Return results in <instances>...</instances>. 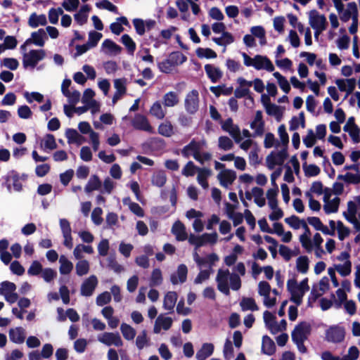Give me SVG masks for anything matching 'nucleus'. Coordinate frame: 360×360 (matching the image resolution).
Here are the masks:
<instances>
[{"instance_id": "0e129e2a", "label": "nucleus", "mask_w": 360, "mask_h": 360, "mask_svg": "<svg viewBox=\"0 0 360 360\" xmlns=\"http://www.w3.org/2000/svg\"><path fill=\"white\" fill-rule=\"evenodd\" d=\"M127 79L126 78L116 79L114 80V86L116 92L124 95L127 92Z\"/></svg>"}, {"instance_id": "f704fd0d", "label": "nucleus", "mask_w": 360, "mask_h": 360, "mask_svg": "<svg viewBox=\"0 0 360 360\" xmlns=\"http://www.w3.org/2000/svg\"><path fill=\"white\" fill-rule=\"evenodd\" d=\"M262 351L269 356L274 354L276 352L275 343L268 335H264L262 338Z\"/></svg>"}, {"instance_id": "473e14b6", "label": "nucleus", "mask_w": 360, "mask_h": 360, "mask_svg": "<svg viewBox=\"0 0 360 360\" xmlns=\"http://www.w3.org/2000/svg\"><path fill=\"white\" fill-rule=\"evenodd\" d=\"M162 103L165 107L172 108L179 103V96L175 91H169L162 97Z\"/></svg>"}, {"instance_id": "4be33fe9", "label": "nucleus", "mask_w": 360, "mask_h": 360, "mask_svg": "<svg viewBox=\"0 0 360 360\" xmlns=\"http://www.w3.org/2000/svg\"><path fill=\"white\" fill-rule=\"evenodd\" d=\"M255 65L254 68L257 70H265L268 72H273L274 66L271 61L265 56L256 55L254 57Z\"/></svg>"}, {"instance_id": "5fc2aeb1", "label": "nucleus", "mask_w": 360, "mask_h": 360, "mask_svg": "<svg viewBox=\"0 0 360 360\" xmlns=\"http://www.w3.org/2000/svg\"><path fill=\"white\" fill-rule=\"evenodd\" d=\"M213 272L212 269H200L199 274L197 275L195 278L194 279L195 284H200L202 282L208 280L210 277V275Z\"/></svg>"}, {"instance_id": "de8ad7c7", "label": "nucleus", "mask_w": 360, "mask_h": 360, "mask_svg": "<svg viewBox=\"0 0 360 360\" xmlns=\"http://www.w3.org/2000/svg\"><path fill=\"white\" fill-rule=\"evenodd\" d=\"M90 269L89 262L86 259L79 260L75 265L76 274L79 276L86 275Z\"/></svg>"}, {"instance_id": "423d86ee", "label": "nucleus", "mask_w": 360, "mask_h": 360, "mask_svg": "<svg viewBox=\"0 0 360 360\" xmlns=\"http://www.w3.org/2000/svg\"><path fill=\"white\" fill-rule=\"evenodd\" d=\"M15 290L16 285L14 283L6 281L0 284V295L10 304L15 303L18 299Z\"/></svg>"}, {"instance_id": "13d9d810", "label": "nucleus", "mask_w": 360, "mask_h": 360, "mask_svg": "<svg viewBox=\"0 0 360 360\" xmlns=\"http://www.w3.org/2000/svg\"><path fill=\"white\" fill-rule=\"evenodd\" d=\"M218 147L223 150H229L233 148V143L228 136H221L218 139Z\"/></svg>"}, {"instance_id": "37998d69", "label": "nucleus", "mask_w": 360, "mask_h": 360, "mask_svg": "<svg viewBox=\"0 0 360 360\" xmlns=\"http://www.w3.org/2000/svg\"><path fill=\"white\" fill-rule=\"evenodd\" d=\"M309 259L307 256H300L296 259V269L301 274H307L309 270Z\"/></svg>"}, {"instance_id": "4468645a", "label": "nucleus", "mask_w": 360, "mask_h": 360, "mask_svg": "<svg viewBox=\"0 0 360 360\" xmlns=\"http://www.w3.org/2000/svg\"><path fill=\"white\" fill-rule=\"evenodd\" d=\"M98 278L95 275L90 276L82 283L80 294L85 297L91 296L98 285Z\"/></svg>"}, {"instance_id": "6e6552de", "label": "nucleus", "mask_w": 360, "mask_h": 360, "mask_svg": "<svg viewBox=\"0 0 360 360\" xmlns=\"http://www.w3.org/2000/svg\"><path fill=\"white\" fill-rule=\"evenodd\" d=\"M48 39L46 31L44 29H39L31 34V38L27 39L25 43L21 45L20 50L26 51V47L30 44H34L36 46L42 47L45 44V41Z\"/></svg>"}, {"instance_id": "864d4df0", "label": "nucleus", "mask_w": 360, "mask_h": 360, "mask_svg": "<svg viewBox=\"0 0 360 360\" xmlns=\"http://www.w3.org/2000/svg\"><path fill=\"white\" fill-rule=\"evenodd\" d=\"M335 267L336 271L342 276H349L352 272L351 261H347V262H344L343 264H336V265H335Z\"/></svg>"}, {"instance_id": "2eb2a0df", "label": "nucleus", "mask_w": 360, "mask_h": 360, "mask_svg": "<svg viewBox=\"0 0 360 360\" xmlns=\"http://www.w3.org/2000/svg\"><path fill=\"white\" fill-rule=\"evenodd\" d=\"M309 21L312 28H321V30L326 29L328 24L326 18L316 10L310 11Z\"/></svg>"}, {"instance_id": "ea45409f", "label": "nucleus", "mask_w": 360, "mask_h": 360, "mask_svg": "<svg viewBox=\"0 0 360 360\" xmlns=\"http://www.w3.org/2000/svg\"><path fill=\"white\" fill-rule=\"evenodd\" d=\"M101 185L102 184L98 176L97 175H92L85 186L84 191L87 193L94 191H101Z\"/></svg>"}, {"instance_id": "9d476101", "label": "nucleus", "mask_w": 360, "mask_h": 360, "mask_svg": "<svg viewBox=\"0 0 360 360\" xmlns=\"http://www.w3.org/2000/svg\"><path fill=\"white\" fill-rule=\"evenodd\" d=\"M98 340L107 346L121 347L123 345L122 340L118 333H103L98 336Z\"/></svg>"}, {"instance_id": "2f4dec72", "label": "nucleus", "mask_w": 360, "mask_h": 360, "mask_svg": "<svg viewBox=\"0 0 360 360\" xmlns=\"http://www.w3.org/2000/svg\"><path fill=\"white\" fill-rule=\"evenodd\" d=\"M94 252L91 245L78 244L73 250V255L76 259L81 260L83 258V253L91 255Z\"/></svg>"}, {"instance_id": "b1692460", "label": "nucleus", "mask_w": 360, "mask_h": 360, "mask_svg": "<svg viewBox=\"0 0 360 360\" xmlns=\"http://www.w3.org/2000/svg\"><path fill=\"white\" fill-rule=\"evenodd\" d=\"M301 228L304 229V233L300 236V242L307 252H311L313 244L311 240V231L306 221L302 223Z\"/></svg>"}, {"instance_id": "69168bd1", "label": "nucleus", "mask_w": 360, "mask_h": 360, "mask_svg": "<svg viewBox=\"0 0 360 360\" xmlns=\"http://www.w3.org/2000/svg\"><path fill=\"white\" fill-rule=\"evenodd\" d=\"M285 221L288 224L291 228L294 229H299L301 228L302 223L305 221L304 219H300L298 217L295 215H292L290 217H287L285 219Z\"/></svg>"}, {"instance_id": "79ce46f5", "label": "nucleus", "mask_w": 360, "mask_h": 360, "mask_svg": "<svg viewBox=\"0 0 360 360\" xmlns=\"http://www.w3.org/2000/svg\"><path fill=\"white\" fill-rule=\"evenodd\" d=\"M150 113L157 119L162 120L165 117L166 112L160 102L156 101L152 105Z\"/></svg>"}, {"instance_id": "09e8293b", "label": "nucleus", "mask_w": 360, "mask_h": 360, "mask_svg": "<svg viewBox=\"0 0 360 360\" xmlns=\"http://www.w3.org/2000/svg\"><path fill=\"white\" fill-rule=\"evenodd\" d=\"M240 305L243 311H257L259 307L257 305L255 300L251 297H244L240 302Z\"/></svg>"}, {"instance_id": "c9c22d12", "label": "nucleus", "mask_w": 360, "mask_h": 360, "mask_svg": "<svg viewBox=\"0 0 360 360\" xmlns=\"http://www.w3.org/2000/svg\"><path fill=\"white\" fill-rule=\"evenodd\" d=\"M59 271L62 275H68L73 269V263L70 261L65 255H62L59 257Z\"/></svg>"}, {"instance_id": "a211bd4d", "label": "nucleus", "mask_w": 360, "mask_h": 360, "mask_svg": "<svg viewBox=\"0 0 360 360\" xmlns=\"http://www.w3.org/2000/svg\"><path fill=\"white\" fill-rule=\"evenodd\" d=\"M187 274L186 265L181 264L178 266L176 271L170 275V281L173 285L184 283L186 281Z\"/></svg>"}, {"instance_id": "a878e982", "label": "nucleus", "mask_w": 360, "mask_h": 360, "mask_svg": "<svg viewBox=\"0 0 360 360\" xmlns=\"http://www.w3.org/2000/svg\"><path fill=\"white\" fill-rule=\"evenodd\" d=\"M172 233L179 241H184L188 238V234L185 226L180 221H176L172 226Z\"/></svg>"}, {"instance_id": "aec40b11", "label": "nucleus", "mask_w": 360, "mask_h": 360, "mask_svg": "<svg viewBox=\"0 0 360 360\" xmlns=\"http://www.w3.org/2000/svg\"><path fill=\"white\" fill-rule=\"evenodd\" d=\"M250 128L254 130L253 137L261 136L264 132V122L262 112L259 110L255 113L253 121L250 123Z\"/></svg>"}, {"instance_id": "0eeeda50", "label": "nucleus", "mask_w": 360, "mask_h": 360, "mask_svg": "<svg viewBox=\"0 0 360 360\" xmlns=\"http://www.w3.org/2000/svg\"><path fill=\"white\" fill-rule=\"evenodd\" d=\"M345 337V330L340 326H332L326 330V340L333 343L342 342Z\"/></svg>"}, {"instance_id": "39448f33", "label": "nucleus", "mask_w": 360, "mask_h": 360, "mask_svg": "<svg viewBox=\"0 0 360 360\" xmlns=\"http://www.w3.org/2000/svg\"><path fill=\"white\" fill-rule=\"evenodd\" d=\"M287 289L290 293V301L297 306L302 303V298L306 292L302 288L298 286L295 279H289L287 282Z\"/></svg>"}, {"instance_id": "f257e3e1", "label": "nucleus", "mask_w": 360, "mask_h": 360, "mask_svg": "<svg viewBox=\"0 0 360 360\" xmlns=\"http://www.w3.org/2000/svg\"><path fill=\"white\" fill-rule=\"evenodd\" d=\"M217 289L225 295H230V289L237 291L241 288V279L238 274L229 269H219L216 276Z\"/></svg>"}, {"instance_id": "20e7f679", "label": "nucleus", "mask_w": 360, "mask_h": 360, "mask_svg": "<svg viewBox=\"0 0 360 360\" xmlns=\"http://www.w3.org/2000/svg\"><path fill=\"white\" fill-rule=\"evenodd\" d=\"M22 53V65L25 68L34 69L38 63L46 57V52L43 49H32L30 51H21Z\"/></svg>"}, {"instance_id": "49530a36", "label": "nucleus", "mask_w": 360, "mask_h": 360, "mask_svg": "<svg viewBox=\"0 0 360 360\" xmlns=\"http://www.w3.org/2000/svg\"><path fill=\"white\" fill-rule=\"evenodd\" d=\"M152 184L158 187H162L167 181V175L162 170H159L153 174L151 179Z\"/></svg>"}, {"instance_id": "72a5a7b5", "label": "nucleus", "mask_w": 360, "mask_h": 360, "mask_svg": "<svg viewBox=\"0 0 360 360\" xmlns=\"http://www.w3.org/2000/svg\"><path fill=\"white\" fill-rule=\"evenodd\" d=\"M46 23L47 20L44 14L37 15L36 13H33L28 19V25L32 28H36L39 25H46Z\"/></svg>"}, {"instance_id": "052dcab7", "label": "nucleus", "mask_w": 360, "mask_h": 360, "mask_svg": "<svg viewBox=\"0 0 360 360\" xmlns=\"http://www.w3.org/2000/svg\"><path fill=\"white\" fill-rule=\"evenodd\" d=\"M96 6L100 9H105L109 11H111L115 14H118V9L116 6L112 4L108 0H102L96 4Z\"/></svg>"}, {"instance_id": "bb28decb", "label": "nucleus", "mask_w": 360, "mask_h": 360, "mask_svg": "<svg viewBox=\"0 0 360 360\" xmlns=\"http://www.w3.org/2000/svg\"><path fill=\"white\" fill-rule=\"evenodd\" d=\"M9 339L11 342L16 344H21L25 339V330L22 327H16L9 330Z\"/></svg>"}, {"instance_id": "603ef678", "label": "nucleus", "mask_w": 360, "mask_h": 360, "mask_svg": "<svg viewBox=\"0 0 360 360\" xmlns=\"http://www.w3.org/2000/svg\"><path fill=\"white\" fill-rule=\"evenodd\" d=\"M167 58L174 67L181 65L186 60V57L180 52H173Z\"/></svg>"}, {"instance_id": "c03bdc74", "label": "nucleus", "mask_w": 360, "mask_h": 360, "mask_svg": "<svg viewBox=\"0 0 360 360\" xmlns=\"http://www.w3.org/2000/svg\"><path fill=\"white\" fill-rule=\"evenodd\" d=\"M163 281V277L162 271L157 268L153 269L152 271L150 281H149V285L150 287H156L159 286L162 283Z\"/></svg>"}, {"instance_id": "5701e85b", "label": "nucleus", "mask_w": 360, "mask_h": 360, "mask_svg": "<svg viewBox=\"0 0 360 360\" xmlns=\"http://www.w3.org/2000/svg\"><path fill=\"white\" fill-rule=\"evenodd\" d=\"M343 129L345 131L349 133L354 142L358 143L360 141V129L355 124L354 118L353 117H351L347 120V122L344 126Z\"/></svg>"}, {"instance_id": "9b49d317", "label": "nucleus", "mask_w": 360, "mask_h": 360, "mask_svg": "<svg viewBox=\"0 0 360 360\" xmlns=\"http://www.w3.org/2000/svg\"><path fill=\"white\" fill-rule=\"evenodd\" d=\"M287 150L283 148L278 152H271L266 157V163L270 169H273L276 165H281L287 158Z\"/></svg>"}, {"instance_id": "3c124183", "label": "nucleus", "mask_w": 360, "mask_h": 360, "mask_svg": "<svg viewBox=\"0 0 360 360\" xmlns=\"http://www.w3.org/2000/svg\"><path fill=\"white\" fill-rule=\"evenodd\" d=\"M121 42L126 46L129 53L134 54L136 50V44L131 37L127 34H124L121 37Z\"/></svg>"}, {"instance_id": "f03ea898", "label": "nucleus", "mask_w": 360, "mask_h": 360, "mask_svg": "<svg viewBox=\"0 0 360 360\" xmlns=\"http://www.w3.org/2000/svg\"><path fill=\"white\" fill-rule=\"evenodd\" d=\"M206 147L207 141L205 139L200 140L193 139L188 144L181 149V153L186 158L193 156L196 161L203 165L212 158L210 153L202 150Z\"/></svg>"}, {"instance_id": "7ed1b4c3", "label": "nucleus", "mask_w": 360, "mask_h": 360, "mask_svg": "<svg viewBox=\"0 0 360 360\" xmlns=\"http://www.w3.org/2000/svg\"><path fill=\"white\" fill-rule=\"evenodd\" d=\"M311 330V325L307 322L303 321L296 325L292 331V340L296 345L298 351L302 354H305L307 352V349L304 343L308 339Z\"/></svg>"}, {"instance_id": "58836bf2", "label": "nucleus", "mask_w": 360, "mask_h": 360, "mask_svg": "<svg viewBox=\"0 0 360 360\" xmlns=\"http://www.w3.org/2000/svg\"><path fill=\"white\" fill-rule=\"evenodd\" d=\"M58 146L53 134H47L41 141V148L44 150H53L57 148Z\"/></svg>"}, {"instance_id": "ddd939ff", "label": "nucleus", "mask_w": 360, "mask_h": 360, "mask_svg": "<svg viewBox=\"0 0 360 360\" xmlns=\"http://www.w3.org/2000/svg\"><path fill=\"white\" fill-rule=\"evenodd\" d=\"M5 185L9 193L12 191V188L15 191H20L22 184L19 181V174L14 170L10 171L4 177Z\"/></svg>"}, {"instance_id": "6ab92c4d", "label": "nucleus", "mask_w": 360, "mask_h": 360, "mask_svg": "<svg viewBox=\"0 0 360 360\" xmlns=\"http://www.w3.org/2000/svg\"><path fill=\"white\" fill-rule=\"evenodd\" d=\"M101 51L109 56H117L121 53L122 47L111 39H107L103 41L101 46Z\"/></svg>"}, {"instance_id": "a19ab883", "label": "nucleus", "mask_w": 360, "mask_h": 360, "mask_svg": "<svg viewBox=\"0 0 360 360\" xmlns=\"http://www.w3.org/2000/svg\"><path fill=\"white\" fill-rule=\"evenodd\" d=\"M89 11L90 8L88 5L82 6L79 11L76 14H75V21L80 25L86 23Z\"/></svg>"}, {"instance_id": "dca6fc26", "label": "nucleus", "mask_w": 360, "mask_h": 360, "mask_svg": "<svg viewBox=\"0 0 360 360\" xmlns=\"http://www.w3.org/2000/svg\"><path fill=\"white\" fill-rule=\"evenodd\" d=\"M173 323V319L171 317L167 316L165 314H160L154 324L153 333L159 334L162 330H168L170 329Z\"/></svg>"}, {"instance_id": "c85d7f7f", "label": "nucleus", "mask_w": 360, "mask_h": 360, "mask_svg": "<svg viewBox=\"0 0 360 360\" xmlns=\"http://www.w3.org/2000/svg\"><path fill=\"white\" fill-rule=\"evenodd\" d=\"M323 200L325 202L323 205V210L326 214L335 213L338 212L340 204L339 198L335 197L332 200H329V197L327 195H325Z\"/></svg>"}, {"instance_id": "338daca9", "label": "nucleus", "mask_w": 360, "mask_h": 360, "mask_svg": "<svg viewBox=\"0 0 360 360\" xmlns=\"http://www.w3.org/2000/svg\"><path fill=\"white\" fill-rule=\"evenodd\" d=\"M198 169L200 167H196L192 161H189L182 169L181 174L185 176H192L198 172Z\"/></svg>"}, {"instance_id": "412c9836", "label": "nucleus", "mask_w": 360, "mask_h": 360, "mask_svg": "<svg viewBox=\"0 0 360 360\" xmlns=\"http://www.w3.org/2000/svg\"><path fill=\"white\" fill-rule=\"evenodd\" d=\"M132 126L136 129L147 131L150 134L154 132L153 129L148 122V119L144 115L141 114H137L135 115L134 120H132Z\"/></svg>"}, {"instance_id": "8fccbe9b", "label": "nucleus", "mask_w": 360, "mask_h": 360, "mask_svg": "<svg viewBox=\"0 0 360 360\" xmlns=\"http://www.w3.org/2000/svg\"><path fill=\"white\" fill-rule=\"evenodd\" d=\"M120 330L123 337L127 340H132L136 336L135 329L127 323H122Z\"/></svg>"}, {"instance_id": "4c0bfd02", "label": "nucleus", "mask_w": 360, "mask_h": 360, "mask_svg": "<svg viewBox=\"0 0 360 360\" xmlns=\"http://www.w3.org/2000/svg\"><path fill=\"white\" fill-rule=\"evenodd\" d=\"M129 25L127 18L124 16L119 17L116 22L111 23L110 29L112 33L119 35L124 30L122 25L128 26Z\"/></svg>"}, {"instance_id": "a18cd8bd", "label": "nucleus", "mask_w": 360, "mask_h": 360, "mask_svg": "<svg viewBox=\"0 0 360 360\" xmlns=\"http://www.w3.org/2000/svg\"><path fill=\"white\" fill-rule=\"evenodd\" d=\"M252 193L254 197L255 202L259 207H262L266 204V200L264 197V191L261 188L254 187L252 189Z\"/></svg>"}, {"instance_id": "f3484780", "label": "nucleus", "mask_w": 360, "mask_h": 360, "mask_svg": "<svg viewBox=\"0 0 360 360\" xmlns=\"http://www.w3.org/2000/svg\"><path fill=\"white\" fill-rule=\"evenodd\" d=\"M221 186L229 188L236 179V173L231 169H224L217 176Z\"/></svg>"}, {"instance_id": "bf43d9fd", "label": "nucleus", "mask_w": 360, "mask_h": 360, "mask_svg": "<svg viewBox=\"0 0 360 360\" xmlns=\"http://www.w3.org/2000/svg\"><path fill=\"white\" fill-rule=\"evenodd\" d=\"M210 91L215 94L217 96H220L221 94L225 96H229L233 92V87L229 86L226 87V86H211Z\"/></svg>"}, {"instance_id": "393cba45", "label": "nucleus", "mask_w": 360, "mask_h": 360, "mask_svg": "<svg viewBox=\"0 0 360 360\" xmlns=\"http://www.w3.org/2000/svg\"><path fill=\"white\" fill-rule=\"evenodd\" d=\"M335 84L338 86V89L341 91H345L346 96L345 98L352 94L353 91L355 89L356 85V80L354 78L350 79H338L335 81Z\"/></svg>"}, {"instance_id": "1a4fd4ad", "label": "nucleus", "mask_w": 360, "mask_h": 360, "mask_svg": "<svg viewBox=\"0 0 360 360\" xmlns=\"http://www.w3.org/2000/svg\"><path fill=\"white\" fill-rule=\"evenodd\" d=\"M185 109L188 113L193 115L199 108V94L197 90L188 92L185 98Z\"/></svg>"}, {"instance_id": "680f3d73", "label": "nucleus", "mask_w": 360, "mask_h": 360, "mask_svg": "<svg viewBox=\"0 0 360 360\" xmlns=\"http://www.w3.org/2000/svg\"><path fill=\"white\" fill-rule=\"evenodd\" d=\"M124 204H128L129 210L134 214H136V216L140 217H143L144 212H143V209L141 207V206L138 203L130 202L129 198L124 199Z\"/></svg>"}, {"instance_id": "774afa93", "label": "nucleus", "mask_w": 360, "mask_h": 360, "mask_svg": "<svg viewBox=\"0 0 360 360\" xmlns=\"http://www.w3.org/2000/svg\"><path fill=\"white\" fill-rule=\"evenodd\" d=\"M43 269L41 264L39 261L34 260L30 266L27 274L30 276H38L42 272Z\"/></svg>"}, {"instance_id": "cd10ccee", "label": "nucleus", "mask_w": 360, "mask_h": 360, "mask_svg": "<svg viewBox=\"0 0 360 360\" xmlns=\"http://www.w3.org/2000/svg\"><path fill=\"white\" fill-rule=\"evenodd\" d=\"M205 70L207 77L213 83H216L222 77L223 73L221 70L213 65H205Z\"/></svg>"}, {"instance_id": "6e6d98bb", "label": "nucleus", "mask_w": 360, "mask_h": 360, "mask_svg": "<svg viewBox=\"0 0 360 360\" xmlns=\"http://www.w3.org/2000/svg\"><path fill=\"white\" fill-rule=\"evenodd\" d=\"M158 133L162 136L170 137L174 134L173 126L169 122H165L160 124Z\"/></svg>"}, {"instance_id": "7c9ffc66", "label": "nucleus", "mask_w": 360, "mask_h": 360, "mask_svg": "<svg viewBox=\"0 0 360 360\" xmlns=\"http://www.w3.org/2000/svg\"><path fill=\"white\" fill-rule=\"evenodd\" d=\"M212 175V171L209 168L202 167L198 169L197 181L198 183L204 188L209 187L207 179Z\"/></svg>"}, {"instance_id": "e2e57ef3", "label": "nucleus", "mask_w": 360, "mask_h": 360, "mask_svg": "<svg viewBox=\"0 0 360 360\" xmlns=\"http://www.w3.org/2000/svg\"><path fill=\"white\" fill-rule=\"evenodd\" d=\"M41 277L46 283H51L57 276V271L51 268H45L41 273Z\"/></svg>"}, {"instance_id": "c756f323", "label": "nucleus", "mask_w": 360, "mask_h": 360, "mask_svg": "<svg viewBox=\"0 0 360 360\" xmlns=\"http://www.w3.org/2000/svg\"><path fill=\"white\" fill-rule=\"evenodd\" d=\"M214 347L212 343H204L195 354L197 360H206L214 352Z\"/></svg>"}, {"instance_id": "4d7b16f0", "label": "nucleus", "mask_w": 360, "mask_h": 360, "mask_svg": "<svg viewBox=\"0 0 360 360\" xmlns=\"http://www.w3.org/2000/svg\"><path fill=\"white\" fill-rule=\"evenodd\" d=\"M338 179H340V180H343L347 183L359 184L360 183V172H357L356 174H352L350 172H347L345 175H339L338 176Z\"/></svg>"}, {"instance_id": "e433bc0d", "label": "nucleus", "mask_w": 360, "mask_h": 360, "mask_svg": "<svg viewBox=\"0 0 360 360\" xmlns=\"http://www.w3.org/2000/svg\"><path fill=\"white\" fill-rule=\"evenodd\" d=\"M177 297L176 292L174 291L167 292L164 297L163 308L165 310L172 311L176 304Z\"/></svg>"}, {"instance_id": "f8f14e48", "label": "nucleus", "mask_w": 360, "mask_h": 360, "mask_svg": "<svg viewBox=\"0 0 360 360\" xmlns=\"http://www.w3.org/2000/svg\"><path fill=\"white\" fill-rule=\"evenodd\" d=\"M221 128L230 134L236 143H240L243 140L240 128L238 125L233 124L231 118L226 120L222 124Z\"/></svg>"}]
</instances>
